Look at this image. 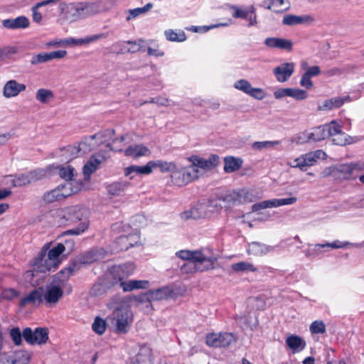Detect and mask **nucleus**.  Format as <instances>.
Instances as JSON below:
<instances>
[{"label": "nucleus", "instance_id": "obj_62", "mask_svg": "<svg viewBox=\"0 0 364 364\" xmlns=\"http://www.w3.org/2000/svg\"><path fill=\"white\" fill-rule=\"evenodd\" d=\"M354 170H355V168H354L353 163L341 165L339 166V168H338V171L339 172H341L348 176H350L353 173Z\"/></svg>", "mask_w": 364, "mask_h": 364}, {"label": "nucleus", "instance_id": "obj_45", "mask_svg": "<svg viewBox=\"0 0 364 364\" xmlns=\"http://www.w3.org/2000/svg\"><path fill=\"white\" fill-rule=\"evenodd\" d=\"M165 36L167 40L170 41L183 42L186 40V34L183 31L179 33L175 32L173 30H168L165 31Z\"/></svg>", "mask_w": 364, "mask_h": 364}, {"label": "nucleus", "instance_id": "obj_63", "mask_svg": "<svg viewBox=\"0 0 364 364\" xmlns=\"http://www.w3.org/2000/svg\"><path fill=\"white\" fill-rule=\"evenodd\" d=\"M232 9L235 11V12L232 14V16L234 18H241L244 19L248 18L250 14V11L248 10L241 9L237 6H233Z\"/></svg>", "mask_w": 364, "mask_h": 364}, {"label": "nucleus", "instance_id": "obj_52", "mask_svg": "<svg viewBox=\"0 0 364 364\" xmlns=\"http://www.w3.org/2000/svg\"><path fill=\"white\" fill-rule=\"evenodd\" d=\"M190 161L193 164L194 166L198 167V171H199L200 168L203 169H210L211 167L210 166L208 159H203L198 158L197 156H194L190 159Z\"/></svg>", "mask_w": 364, "mask_h": 364}, {"label": "nucleus", "instance_id": "obj_18", "mask_svg": "<svg viewBox=\"0 0 364 364\" xmlns=\"http://www.w3.org/2000/svg\"><path fill=\"white\" fill-rule=\"evenodd\" d=\"M26 87L24 84L18 83L15 80H10L4 85L3 95L6 98L16 97L20 92L24 91Z\"/></svg>", "mask_w": 364, "mask_h": 364}, {"label": "nucleus", "instance_id": "obj_14", "mask_svg": "<svg viewBox=\"0 0 364 364\" xmlns=\"http://www.w3.org/2000/svg\"><path fill=\"white\" fill-rule=\"evenodd\" d=\"M294 72V63H284L273 69V73L279 82L287 81Z\"/></svg>", "mask_w": 364, "mask_h": 364}, {"label": "nucleus", "instance_id": "obj_24", "mask_svg": "<svg viewBox=\"0 0 364 364\" xmlns=\"http://www.w3.org/2000/svg\"><path fill=\"white\" fill-rule=\"evenodd\" d=\"M151 173L149 161L145 166L133 165L124 168V175L129 176L130 179L134 178V173L136 175H149Z\"/></svg>", "mask_w": 364, "mask_h": 364}, {"label": "nucleus", "instance_id": "obj_48", "mask_svg": "<svg viewBox=\"0 0 364 364\" xmlns=\"http://www.w3.org/2000/svg\"><path fill=\"white\" fill-rule=\"evenodd\" d=\"M61 151L63 152V156H65V159L68 160H71L74 158H76L80 154L77 146L73 145H69L66 147H64Z\"/></svg>", "mask_w": 364, "mask_h": 364}, {"label": "nucleus", "instance_id": "obj_46", "mask_svg": "<svg viewBox=\"0 0 364 364\" xmlns=\"http://www.w3.org/2000/svg\"><path fill=\"white\" fill-rule=\"evenodd\" d=\"M183 169L184 171L186 179L188 182V183L193 180L198 178V167L196 166H194L193 164L192 165L187 166V167H183Z\"/></svg>", "mask_w": 364, "mask_h": 364}, {"label": "nucleus", "instance_id": "obj_15", "mask_svg": "<svg viewBox=\"0 0 364 364\" xmlns=\"http://www.w3.org/2000/svg\"><path fill=\"white\" fill-rule=\"evenodd\" d=\"M43 288L38 287L19 301V306L23 308L28 304L38 306L43 302Z\"/></svg>", "mask_w": 364, "mask_h": 364}, {"label": "nucleus", "instance_id": "obj_21", "mask_svg": "<svg viewBox=\"0 0 364 364\" xmlns=\"http://www.w3.org/2000/svg\"><path fill=\"white\" fill-rule=\"evenodd\" d=\"M264 44L272 48H280L287 50L292 49V42L290 40L281 38H267Z\"/></svg>", "mask_w": 364, "mask_h": 364}, {"label": "nucleus", "instance_id": "obj_54", "mask_svg": "<svg viewBox=\"0 0 364 364\" xmlns=\"http://www.w3.org/2000/svg\"><path fill=\"white\" fill-rule=\"evenodd\" d=\"M310 331L312 333H323L326 332L325 324L321 321H315L311 324Z\"/></svg>", "mask_w": 364, "mask_h": 364}, {"label": "nucleus", "instance_id": "obj_41", "mask_svg": "<svg viewBox=\"0 0 364 364\" xmlns=\"http://www.w3.org/2000/svg\"><path fill=\"white\" fill-rule=\"evenodd\" d=\"M232 269L236 272H257L258 269L252 263L248 262H240L232 264Z\"/></svg>", "mask_w": 364, "mask_h": 364}, {"label": "nucleus", "instance_id": "obj_32", "mask_svg": "<svg viewBox=\"0 0 364 364\" xmlns=\"http://www.w3.org/2000/svg\"><path fill=\"white\" fill-rule=\"evenodd\" d=\"M346 99L338 97L325 100L321 105L318 107V110H331L334 108H338L344 104Z\"/></svg>", "mask_w": 364, "mask_h": 364}, {"label": "nucleus", "instance_id": "obj_60", "mask_svg": "<svg viewBox=\"0 0 364 364\" xmlns=\"http://www.w3.org/2000/svg\"><path fill=\"white\" fill-rule=\"evenodd\" d=\"M88 226V223L87 221H85L82 223L80 225V227H77L76 228L67 230L63 232V235H80V233L83 232Z\"/></svg>", "mask_w": 364, "mask_h": 364}, {"label": "nucleus", "instance_id": "obj_19", "mask_svg": "<svg viewBox=\"0 0 364 364\" xmlns=\"http://www.w3.org/2000/svg\"><path fill=\"white\" fill-rule=\"evenodd\" d=\"M2 25L4 28L11 30L24 29L29 26L30 21L26 16H20L15 18L3 20Z\"/></svg>", "mask_w": 364, "mask_h": 364}, {"label": "nucleus", "instance_id": "obj_29", "mask_svg": "<svg viewBox=\"0 0 364 364\" xmlns=\"http://www.w3.org/2000/svg\"><path fill=\"white\" fill-rule=\"evenodd\" d=\"M124 154L127 156H130L136 159L140 156H146L149 154L150 151L146 146L142 144H138L135 146H129L125 150Z\"/></svg>", "mask_w": 364, "mask_h": 364}, {"label": "nucleus", "instance_id": "obj_50", "mask_svg": "<svg viewBox=\"0 0 364 364\" xmlns=\"http://www.w3.org/2000/svg\"><path fill=\"white\" fill-rule=\"evenodd\" d=\"M92 330L97 334L102 335L106 330L105 321L100 317H96L92 325Z\"/></svg>", "mask_w": 364, "mask_h": 364}, {"label": "nucleus", "instance_id": "obj_26", "mask_svg": "<svg viewBox=\"0 0 364 364\" xmlns=\"http://www.w3.org/2000/svg\"><path fill=\"white\" fill-rule=\"evenodd\" d=\"M120 287L124 291H129L134 289H144L149 286V282L147 280H129L128 282H120Z\"/></svg>", "mask_w": 364, "mask_h": 364}, {"label": "nucleus", "instance_id": "obj_61", "mask_svg": "<svg viewBox=\"0 0 364 364\" xmlns=\"http://www.w3.org/2000/svg\"><path fill=\"white\" fill-rule=\"evenodd\" d=\"M294 162H296V164H290V166L292 168H299L303 171H306L308 164H309L306 162V159H304L303 156L294 159Z\"/></svg>", "mask_w": 364, "mask_h": 364}, {"label": "nucleus", "instance_id": "obj_5", "mask_svg": "<svg viewBox=\"0 0 364 364\" xmlns=\"http://www.w3.org/2000/svg\"><path fill=\"white\" fill-rule=\"evenodd\" d=\"M173 294V289L169 287H164L156 289H151L141 295L138 300L141 303H146V306H151V302L168 299Z\"/></svg>", "mask_w": 364, "mask_h": 364}, {"label": "nucleus", "instance_id": "obj_30", "mask_svg": "<svg viewBox=\"0 0 364 364\" xmlns=\"http://www.w3.org/2000/svg\"><path fill=\"white\" fill-rule=\"evenodd\" d=\"M102 160L95 156L90 157L88 161L84 165L82 171L85 179H88L92 173H93L101 164Z\"/></svg>", "mask_w": 364, "mask_h": 364}, {"label": "nucleus", "instance_id": "obj_31", "mask_svg": "<svg viewBox=\"0 0 364 364\" xmlns=\"http://www.w3.org/2000/svg\"><path fill=\"white\" fill-rule=\"evenodd\" d=\"M128 181H118L107 186V193L111 196H119L129 186Z\"/></svg>", "mask_w": 364, "mask_h": 364}, {"label": "nucleus", "instance_id": "obj_3", "mask_svg": "<svg viewBox=\"0 0 364 364\" xmlns=\"http://www.w3.org/2000/svg\"><path fill=\"white\" fill-rule=\"evenodd\" d=\"M60 272L54 276L53 283L47 285L46 289H43V301L49 306L55 305L63 295V287L68 280H62L63 277L57 278Z\"/></svg>", "mask_w": 364, "mask_h": 364}, {"label": "nucleus", "instance_id": "obj_11", "mask_svg": "<svg viewBox=\"0 0 364 364\" xmlns=\"http://www.w3.org/2000/svg\"><path fill=\"white\" fill-rule=\"evenodd\" d=\"M59 8L64 18L69 22L76 21L82 18L80 2L62 3Z\"/></svg>", "mask_w": 364, "mask_h": 364}, {"label": "nucleus", "instance_id": "obj_9", "mask_svg": "<svg viewBox=\"0 0 364 364\" xmlns=\"http://www.w3.org/2000/svg\"><path fill=\"white\" fill-rule=\"evenodd\" d=\"M23 337L29 344L42 345L48 339V330L46 328H36L34 331L27 327L23 331Z\"/></svg>", "mask_w": 364, "mask_h": 364}, {"label": "nucleus", "instance_id": "obj_16", "mask_svg": "<svg viewBox=\"0 0 364 364\" xmlns=\"http://www.w3.org/2000/svg\"><path fill=\"white\" fill-rule=\"evenodd\" d=\"M223 201L232 202L234 204L250 203L252 201V195L247 189H240L226 195Z\"/></svg>", "mask_w": 364, "mask_h": 364}, {"label": "nucleus", "instance_id": "obj_12", "mask_svg": "<svg viewBox=\"0 0 364 364\" xmlns=\"http://www.w3.org/2000/svg\"><path fill=\"white\" fill-rule=\"evenodd\" d=\"M234 87L256 100H263L265 97L264 91L262 88L252 87L250 82L245 79H241L234 83Z\"/></svg>", "mask_w": 364, "mask_h": 364}, {"label": "nucleus", "instance_id": "obj_7", "mask_svg": "<svg viewBox=\"0 0 364 364\" xmlns=\"http://www.w3.org/2000/svg\"><path fill=\"white\" fill-rule=\"evenodd\" d=\"M217 258L214 256L205 258L202 262L189 261L186 262L181 267L183 274H193L197 272H205L215 268V263Z\"/></svg>", "mask_w": 364, "mask_h": 364}, {"label": "nucleus", "instance_id": "obj_56", "mask_svg": "<svg viewBox=\"0 0 364 364\" xmlns=\"http://www.w3.org/2000/svg\"><path fill=\"white\" fill-rule=\"evenodd\" d=\"M10 336L13 341V342L18 346L21 343L23 332L21 333L19 328H13L10 331Z\"/></svg>", "mask_w": 364, "mask_h": 364}, {"label": "nucleus", "instance_id": "obj_37", "mask_svg": "<svg viewBox=\"0 0 364 364\" xmlns=\"http://www.w3.org/2000/svg\"><path fill=\"white\" fill-rule=\"evenodd\" d=\"M35 173H28L27 174H21L15 176L12 183L14 186H23L35 181Z\"/></svg>", "mask_w": 364, "mask_h": 364}, {"label": "nucleus", "instance_id": "obj_2", "mask_svg": "<svg viewBox=\"0 0 364 364\" xmlns=\"http://www.w3.org/2000/svg\"><path fill=\"white\" fill-rule=\"evenodd\" d=\"M48 248L44 247L39 252L38 256L33 259V270L26 272L25 277L26 279L34 277L35 272L46 273L54 271L58 267V262L50 260L46 255Z\"/></svg>", "mask_w": 364, "mask_h": 364}, {"label": "nucleus", "instance_id": "obj_49", "mask_svg": "<svg viewBox=\"0 0 364 364\" xmlns=\"http://www.w3.org/2000/svg\"><path fill=\"white\" fill-rule=\"evenodd\" d=\"M279 144H280L279 141H255L252 144V148L256 150H262L264 149H271Z\"/></svg>", "mask_w": 364, "mask_h": 364}, {"label": "nucleus", "instance_id": "obj_51", "mask_svg": "<svg viewBox=\"0 0 364 364\" xmlns=\"http://www.w3.org/2000/svg\"><path fill=\"white\" fill-rule=\"evenodd\" d=\"M53 97L52 91L46 89H39L36 92V100L41 103H46L48 100Z\"/></svg>", "mask_w": 364, "mask_h": 364}, {"label": "nucleus", "instance_id": "obj_28", "mask_svg": "<svg viewBox=\"0 0 364 364\" xmlns=\"http://www.w3.org/2000/svg\"><path fill=\"white\" fill-rule=\"evenodd\" d=\"M273 250V247L263 243L252 242L249 245L247 252L249 255H265Z\"/></svg>", "mask_w": 364, "mask_h": 364}, {"label": "nucleus", "instance_id": "obj_10", "mask_svg": "<svg viewBox=\"0 0 364 364\" xmlns=\"http://www.w3.org/2000/svg\"><path fill=\"white\" fill-rule=\"evenodd\" d=\"M206 344L210 347L225 348L235 342V337L232 333H212L206 336Z\"/></svg>", "mask_w": 364, "mask_h": 364}, {"label": "nucleus", "instance_id": "obj_34", "mask_svg": "<svg viewBox=\"0 0 364 364\" xmlns=\"http://www.w3.org/2000/svg\"><path fill=\"white\" fill-rule=\"evenodd\" d=\"M11 364H27L30 355L24 350H18L9 353Z\"/></svg>", "mask_w": 364, "mask_h": 364}, {"label": "nucleus", "instance_id": "obj_58", "mask_svg": "<svg viewBox=\"0 0 364 364\" xmlns=\"http://www.w3.org/2000/svg\"><path fill=\"white\" fill-rule=\"evenodd\" d=\"M106 292V287L100 283L95 284L90 289V294L93 296H99Z\"/></svg>", "mask_w": 364, "mask_h": 364}, {"label": "nucleus", "instance_id": "obj_13", "mask_svg": "<svg viewBox=\"0 0 364 364\" xmlns=\"http://www.w3.org/2000/svg\"><path fill=\"white\" fill-rule=\"evenodd\" d=\"M82 18L95 15L105 11V7L102 1L95 2H80Z\"/></svg>", "mask_w": 364, "mask_h": 364}, {"label": "nucleus", "instance_id": "obj_57", "mask_svg": "<svg viewBox=\"0 0 364 364\" xmlns=\"http://www.w3.org/2000/svg\"><path fill=\"white\" fill-rule=\"evenodd\" d=\"M1 296L2 299L6 300H12L19 296V292L14 289H4Z\"/></svg>", "mask_w": 364, "mask_h": 364}, {"label": "nucleus", "instance_id": "obj_27", "mask_svg": "<svg viewBox=\"0 0 364 364\" xmlns=\"http://www.w3.org/2000/svg\"><path fill=\"white\" fill-rule=\"evenodd\" d=\"M287 346L296 352H300L306 347V341L300 336L291 335L286 339Z\"/></svg>", "mask_w": 364, "mask_h": 364}, {"label": "nucleus", "instance_id": "obj_38", "mask_svg": "<svg viewBox=\"0 0 364 364\" xmlns=\"http://www.w3.org/2000/svg\"><path fill=\"white\" fill-rule=\"evenodd\" d=\"M204 207L200 205L197 207L191 208L189 211L183 212L181 214L183 219H198L205 216V213L203 211Z\"/></svg>", "mask_w": 364, "mask_h": 364}, {"label": "nucleus", "instance_id": "obj_53", "mask_svg": "<svg viewBox=\"0 0 364 364\" xmlns=\"http://www.w3.org/2000/svg\"><path fill=\"white\" fill-rule=\"evenodd\" d=\"M307 96V92L305 90L296 88H289V97H293L297 100H302L306 99Z\"/></svg>", "mask_w": 364, "mask_h": 364}, {"label": "nucleus", "instance_id": "obj_20", "mask_svg": "<svg viewBox=\"0 0 364 364\" xmlns=\"http://www.w3.org/2000/svg\"><path fill=\"white\" fill-rule=\"evenodd\" d=\"M176 256L183 260L189 261H195L202 262L204 261L205 258L210 257L203 252L202 251L196 250V251H190V250H180L176 253Z\"/></svg>", "mask_w": 364, "mask_h": 364}, {"label": "nucleus", "instance_id": "obj_44", "mask_svg": "<svg viewBox=\"0 0 364 364\" xmlns=\"http://www.w3.org/2000/svg\"><path fill=\"white\" fill-rule=\"evenodd\" d=\"M76 174L75 168L70 165L62 166L59 169L60 176L67 181H74V177Z\"/></svg>", "mask_w": 364, "mask_h": 364}, {"label": "nucleus", "instance_id": "obj_4", "mask_svg": "<svg viewBox=\"0 0 364 364\" xmlns=\"http://www.w3.org/2000/svg\"><path fill=\"white\" fill-rule=\"evenodd\" d=\"M112 323L116 326L117 331L120 333H127L133 320L131 309L127 306L116 308L112 314Z\"/></svg>", "mask_w": 364, "mask_h": 364}, {"label": "nucleus", "instance_id": "obj_33", "mask_svg": "<svg viewBox=\"0 0 364 364\" xmlns=\"http://www.w3.org/2000/svg\"><path fill=\"white\" fill-rule=\"evenodd\" d=\"M171 182L178 186H183L188 183L183 168L174 169L171 175Z\"/></svg>", "mask_w": 364, "mask_h": 364}, {"label": "nucleus", "instance_id": "obj_47", "mask_svg": "<svg viewBox=\"0 0 364 364\" xmlns=\"http://www.w3.org/2000/svg\"><path fill=\"white\" fill-rule=\"evenodd\" d=\"M127 45L130 46L127 48L128 53H135L141 50L142 48H145V41L142 39H139L135 41H127Z\"/></svg>", "mask_w": 364, "mask_h": 364}, {"label": "nucleus", "instance_id": "obj_36", "mask_svg": "<svg viewBox=\"0 0 364 364\" xmlns=\"http://www.w3.org/2000/svg\"><path fill=\"white\" fill-rule=\"evenodd\" d=\"M224 170L226 173H232L238 170L242 166V160L235 159L233 156L225 158Z\"/></svg>", "mask_w": 364, "mask_h": 364}, {"label": "nucleus", "instance_id": "obj_25", "mask_svg": "<svg viewBox=\"0 0 364 364\" xmlns=\"http://www.w3.org/2000/svg\"><path fill=\"white\" fill-rule=\"evenodd\" d=\"M82 184L76 181H66L65 183L58 186V188L61 189V193L63 194V199L77 193L80 191Z\"/></svg>", "mask_w": 364, "mask_h": 364}, {"label": "nucleus", "instance_id": "obj_8", "mask_svg": "<svg viewBox=\"0 0 364 364\" xmlns=\"http://www.w3.org/2000/svg\"><path fill=\"white\" fill-rule=\"evenodd\" d=\"M332 132L330 136L332 137V141L334 144L338 146H345L346 144H352L360 141L358 136H350L347 135L342 131L341 126L336 121L331 122Z\"/></svg>", "mask_w": 364, "mask_h": 364}, {"label": "nucleus", "instance_id": "obj_1", "mask_svg": "<svg viewBox=\"0 0 364 364\" xmlns=\"http://www.w3.org/2000/svg\"><path fill=\"white\" fill-rule=\"evenodd\" d=\"M105 256V251L103 249H93L87 251L75 259L68 267L62 269L57 278L62 276L63 281L68 280L70 275L78 270L82 264L93 263L103 259Z\"/></svg>", "mask_w": 364, "mask_h": 364}, {"label": "nucleus", "instance_id": "obj_35", "mask_svg": "<svg viewBox=\"0 0 364 364\" xmlns=\"http://www.w3.org/2000/svg\"><path fill=\"white\" fill-rule=\"evenodd\" d=\"M150 168L151 171L154 168H159L162 172H169L176 169V164L173 162L164 161L162 160L150 161Z\"/></svg>", "mask_w": 364, "mask_h": 364}, {"label": "nucleus", "instance_id": "obj_39", "mask_svg": "<svg viewBox=\"0 0 364 364\" xmlns=\"http://www.w3.org/2000/svg\"><path fill=\"white\" fill-rule=\"evenodd\" d=\"M311 19L309 16H299L295 15H286L283 17L282 23L287 26H294L306 23Z\"/></svg>", "mask_w": 364, "mask_h": 364}, {"label": "nucleus", "instance_id": "obj_43", "mask_svg": "<svg viewBox=\"0 0 364 364\" xmlns=\"http://www.w3.org/2000/svg\"><path fill=\"white\" fill-rule=\"evenodd\" d=\"M63 194L61 193V189L58 187L48 191L43 195V200L47 203H53L55 201L60 200L63 199Z\"/></svg>", "mask_w": 364, "mask_h": 364}, {"label": "nucleus", "instance_id": "obj_22", "mask_svg": "<svg viewBox=\"0 0 364 364\" xmlns=\"http://www.w3.org/2000/svg\"><path fill=\"white\" fill-rule=\"evenodd\" d=\"M350 246L349 242H341L335 240L332 242L318 243L314 245V252L315 254H321L322 252H326L327 248L339 249Z\"/></svg>", "mask_w": 364, "mask_h": 364}, {"label": "nucleus", "instance_id": "obj_23", "mask_svg": "<svg viewBox=\"0 0 364 364\" xmlns=\"http://www.w3.org/2000/svg\"><path fill=\"white\" fill-rule=\"evenodd\" d=\"M100 134L97 133L94 135H92L89 137H85L82 141H81L79 144L77 146L79 150L80 154L83 155L90 152L95 146H97V144L93 143V141L100 137Z\"/></svg>", "mask_w": 364, "mask_h": 364}, {"label": "nucleus", "instance_id": "obj_42", "mask_svg": "<svg viewBox=\"0 0 364 364\" xmlns=\"http://www.w3.org/2000/svg\"><path fill=\"white\" fill-rule=\"evenodd\" d=\"M65 247L63 244L58 243L56 246L53 247L48 252H46L47 257L52 260L53 262H56L58 264L59 256L65 251Z\"/></svg>", "mask_w": 364, "mask_h": 364}, {"label": "nucleus", "instance_id": "obj_6", "mask_svg": "<svg viewBox=\"0 0 364 364\" xmlns=\"http://www.w3.org/2000/svg\"><path fill=\"white\" fill-rule=\"evenodd\" d=\"M331 122L323 126L314 127L310 132H304L298 137L299 141L310 142V141H319L330 136L331 134Z\"/></svg>", "mask_w": 364, "mask_h": 364}, {"label": "nucleus", "instance_id": "obj_64", "mask_svg": "<svg viewBox=\"0 0 364 364\" xmlns=\"http://www.w3.org/2000/svg\"><path fill=\"white\" fill-rule=\"evenodd\" d=\"M224 198H213L209 200L207 208L209 211H213L214 209L219 210L222 208L221 200H223Z\"/></svg>", "mask_w": 364, "mask_h": 364}, {"label": "nucleus", "instance_id": "obj_17", "mask_svg": "<svg viewBox=\"0 0 364 364\" xmlns=\"http://www.w3.org/2000/svg\"><path fill=\"white\" fill-rule=\"evenodd\" d=\"M139 236L137 234H130L129 235H121L115 241L116 250L117 251H125L129 248L138 244Z\"/></svg>", "mask_w": 364, "mask_h": 364}, {"label": "nucleus", "instance_id": "obj_55", "mask_svg": "<svg viewBox=\"0 0 364 364\" xmlns=\"http://www.w3.org/2000/svg\"><path fill=\"white\" fill-rule=\"evenodd\" d=\"M50 56L48 53H41L38 55H33L31 60L32 65H37L38 63H43L50 61Z\"/></svg>", "mask_w": 364, "mask_h": 364}, {"label": "nucleus", "instance_id": "obj_59", "mask_svg": "<svg viewBox=\"0 0 364 364\" xmlns=\"http://www.w3.org/2000/svg\"><path fill=\"white\" fill-rule=\"evenodd\" d=\"M147 103H154L160 106H168V100L162 97H152L149 100L144 101L140 103V105H143Z\"/></svg>", "mask_w": 364, "mask_h": 364}, {"label": "nucleus", "instance_id": "obj_40", "mask_svg": "<svg viewBox=\"0 0 364 364\" xmlns=\"http://www.w3.org/2000/svg\"><path fill=\"white\" fill-rule=\"evenodd\" d=\"M355 68L356 66L355 65H346L342 68L335 67L330 68L325 70L323 73L326 77H332L334 75H341L345 72H348Z\"/></svg>", "mask_w": 364, "mask_h": 364}]
</instances>
